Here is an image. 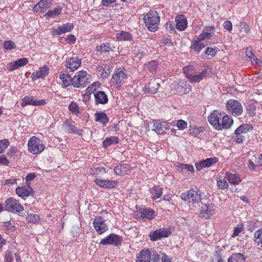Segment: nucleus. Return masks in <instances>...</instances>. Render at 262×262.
Returning <instances> with one entry per match:
<instances>
[{
  "mask_svg": "<svg viewBox=\"0 0 262 262\" xmlns=\"http://www.w3.org/2000/svg\"><path fill=\"white\" fill-rule=\"evenodd\" d=\"M127 71L124 67L116 68L111 79V85L119 90L127 82Z\"/></svg>",
  "mask_w": 262,
  "mask_h": 262,
  "instance_id": "f257e3e1",
  "label": "nucleus"
},
{
  "mask_svg": "<svg viewBox=\"0 0 262 262\" xmlns=\"http://www.w3.org/2000/svg\"><path fill=\"white\" fill-rule=\"evenodd\" d=\"M92 76L84 70L78 72L73 77V86L74 88H85L91 81Z\"/></svg>",
  "mask_w": 262,
  "mask_h": 262,
  "instance_id": "f03ea898",
  "label": "nucleus"
},
{
  "mask_svg": "<svg viewBox=\"0 0 262 262\" xmlns=\"http://www.w3.org/2000/svg\"><path fill=\"white\" fill-rule=\"evenodd\" d=\"M145 24L148 30L155 32L159 29L160 17L156 11H150L144 17Z\"/></svg>",
  "mask_w": 262,
  "mask_h": 262,
  "instance_id": "7ed1b4c3",
  "label": "nucleus"
},
{
  "mask_svg": "<svg viewBox=\"0 0 262 262\" xmlns=\"http://www.w3.org/2000/svg\"><path fill=\"white\" fill-rule=\"evenodd\" d=\"M45 147L42 141L36 136L31 137L28 142V150L33 155L40 154L45 149Z\"/></svg>",
  "mask_w": 262,
  "mask_h": 262,
  "instance_id": "20e7f679",
  "label": "nucleus"
},
{
  "mask_svg": "<svg viewBox=\"0 0 262 262\" xmlns=\"http://www.w3.org/2000/svg\"><path fill=\"white\" fill-rule=\"evenodd\" d=\"M5 208L7 211L17 214L24 211V207L19 201L13 198H9L5 200Z\"/></svg>",
  "mask_w": 262,
  "mask_h": 262,
  "instance_id": "39448f33",
  "label": "nucleus"
},
{
  "mask_svg": "<svg viewBox=\"0 0 262 262\" xmlns=\"http://www.w3.org/2000/svg\"><path fill=\"white\" fill-rule=\"evenodd\" d=\"M181 199L189 203L198 204L202 200L201 194L199 189L195 188L188 190L186 192L183 193Z\"/></svg>",
  "mask_w": 262,
  "mask_h": 262,
  "instance_id": "423d86ee",
  "label": "nucleus"
},
{
  "mask_svg": "<svg viewBox=\"0 0 262 262\" xmlns=\"http://www.w3.org/2000/svg\"><path fill=\"white\" fill-rule=\"evenodd\" d=\"M226 107L229 113L233 116H241L243 113V107L238 100L229 99L227 101Z\"/></svg>",
  "mask_w": 262,
  "mask_h": 262,
  "instance_id": "0eeeda50",
  "label": "nucleus"
},
{
  "mask_svg": "<svg viewBox=\"0 0 262 262\" xmlns=\"http://www.w3.org/2000/svg\"><path fill=\"white\" fill-rule=\"evenodd\" d=\"M122 238L121 236L114 233H111L101 239L99 244L103 246L111 245L118 247L122 244Z\"/></svg>",
  "mask_w": 262,
  "mask_h": 262,
  "instance_id": "6e6552de",
  "label": "nucleus"
},
{
  "mask_svg": "<svg viewBox=\"0 0 262 262\" xmlns=\"http://www.w3.org/2000/svg\"><path fill=\"white\" fill-rule=\"evenodd\" d=\"M224 115L223 112L218 110L213 111L208 117V121L216 129L219 130L220 123L222 116Z\"/></svg>",
  "mask_w": 262,
  "mask_h": 262,
  "instance_id": "1a4fd4ad",
  "label": "nucleus"
},
{
  "mask_svg": "<svg viewBox=\"0 0 262 262\" xmlns=\"http://www.w3.org/2000/svg\"><path fill=\"white\" fill-rule=\"evenodd\" d=\"M172 232L170 229L167 228H159L150 232L149 237L151 241L155 242L160 239L163 237H167L169 236Z\"/></svg>",
  "mask_w": 262,
  "mask_h": 262,
  "instance_id": "9d476101",
  "label": "nucleus"
},
{
  "mask_svg": "<svg viewBox=\"0 0 262 262\" xmlns=\"http://www.w3.org/2000/svg\"><path fill=\"white\" fill-rule=\"evenodd\" d=\"M93 227L96 232L102 234L108 230V226L105 220L101 216H96L93 223Z\"/></svg>",
  "mask_w": 262,
  "mask_h": 262,
  "instance_id": "9b49d317",
  "label": "nucleus"
},
{
  "mask_svg": "<svg viewBox=\"0 0 262 262\" xmlns=\"http://www.w3.org/2000/svg\"><path fill=\"white\" fill-rule=\"evenodd\" d=\"M15 193L18 196L26 200L29 196H33L34 191L29 183V185H27V186H22L16 187Z\"/></svg>",
  "mask_w": 262,
  "mask_h": 262,
  "instance_id": "f8f14e48",
  "label": "nucleus"
},
{
  "mask_svg": "<svg viewBox=\"0 0 262 262\" xmlns=\"http://www.w3.org/2000/svg\"><path fill=\"white\" fill-rule=\"evenodd\" d=\"M46 103V101L45 99L38 100L34 96H25L22 99L20 104L22 107H25L28 105L42 106Z\"/></svg>",
  "mask_w": 262,
  "mask_h": 262,
  "instance_id": "ddd939ff",
  "label": "nucleus"
},
{
  "mask_svg": "<svg viewBox=\"0 0 262 262\" xmlns=\"http://www.w3.org/2000/svg\"><path fill=\"white\" fill-rule=\"evenodd\" d=\"M74 28V26L71 23L64 24L57 27L51 29V34L53 36L61 35L63 33L71 32Z\"/></svg>",
  "mask_w": 262,
  "mask_h": 262,
  "instance_id": "4468645a",
  "label": "nucleus"
},
{
  "mask_svg": "<svg viewBox=\"0 0 262 262\" xmlns=\"http://www.w3.org/2000/svg\"><path fill=\"white\" fill-rule=\"evenodd\" d=\"M95 182L99 187L105 189L114 188L118 185V182L116 181L110 180L108 179L96 178Z\"/></svg>",
  "mask_w": 262,
  "mask_h": 262,
  "instance_id": "2eb2a0df",
  "label": "nucleus"
},
{
  "mask_svg": "<svg viewBox=\"0 0 262 262\" xmlns=\"http://www.w3.org/2000/svg\"><path fill=\"white\" fill-rule=\"evenodd\" d=\"M62 127L69 134H76L80 136H82L83 130L78 129L71 120H66L62 124Z\"/></svg>",
  "mask_w": 262,
  "mask_h": 262,
  "instance_id": "dca6fc26",
  "label": "nucleus"
},
{
  "mask_svg": "<svg viewBox=\"0 0 262 262\" xmlns=\"http://www.w3.org/2000/svg\"><path fill=\"white\" fill-rule=\"evenodd\" d=\"M53 0H40L33 8V11L36 13H43L52 5Z\"/></svg>",
  "mask_w": 262,
  "mask_h": 262,
  "instance_id": "f3484780",
  "label": "nucleus"
},
{
  "mask_svg": "<svg viewBox=\"0 0 262 262\" xmlns=\"http://www.w3.org/2000/svg\"><path fill=\"white\" fill-rule=\"evenodd\" d=\"M215 210V205L211 203L205 204L202 206L201 209L200 215L202 217L208 219L212 215Z\"/></svg>",
  "mask_w": 262,
  "mask_h": 262,
  "instance_id": "a211bd4d",
  "label": "nucleus"
},
{
  "mask_svg": "<svg viewBox=\"0 0 262 262\" xmlns=\"http://www.w3.org/2000/svg\"><path fill=\"white\" fill-rule=\"evenodd\" d=\"M49 68L45 65L40 67L35 72H33L31 76L32 80L35 81L39 78H43L49 74Z\"/></svg>",
  "mask_w": 262,
  "mask_h": 262,
  "instance_id": "6ab92c4d",
  "label": "nucleus"
},
{
  "mask_svg": "<svg viewBox=\"0 0 262 262\" xmlns=\"http://www.w3.org/2000/svg\"><path fill=\"white\" fill-rule=\"evenodd\" d=\"M233 124V119L232 117L226 115L225 113L224 112V115L222 116L221 122L220 123L219 130L228 129L232 126Z\"/></svg>",
  "mask_w": 262,
  "mask_h": 262,
  "instance_id": "aec40b11",
  "label": "nucleus"
},
{
  "mask_svg": "<svg viewBox=\"0 0 262 262\" xmlns=\"http://www.w3.org/2000/svg\"><path fill=\"white\" fill-rule=\"evenodd\" d=\"M28 62V59L26 57L18 59L13 62H10L8 64V70L9 71H14L19 68L24 67L25 66L27 65Z\"/></svg>",
  "mask_w": 262,
  "mask_h": 262,
  "instance_id": "412c9836",
  "label": "nucleus"
},
{
  "mask_svg": "<svg viewBox=\"0 0 262 262\" xmlns=\"http://www.w3.org/2000/svg\"><path fill=\"white\" fill-rule=\"evenodd\" d=\"M208 74L206 70H204L199 74L190 73L187 74L186 77L188 79L189 81L192 82H199L204 77H206Z\"/></svg>",
  "mask_w": 262,
  "mask_h": 262,
  "instance_id": "4be33fe9",
  "label": "nucleus"
},
{
  "mask_svg": "<svg viewBox=\"0 0 262 262\" xmlns=\"http://www.w3.org/2000/svg\"><path fill=\"white\" fill-rule=\"evenodd\" d=\"M95 102L96 105L105 104L107 103L108 99L106 93L101 91H97L94 94Z\"/></svg>",
  "mask_w": 262,
  "mask_h": 262,
  "instance_id": "5701e85b",
  "label": "nucleus"
},
{
  "mask_svg": "<svg viewBox=\"0 0 262 262\" xmlns=\"http://www.w3.org/2000/svg\"><path fill=\"white\" fill-rule=\"evenodd\" d=\"M81 64V59L77 57H71L67 61V68L69 70L70 72H73L77 70Z\"/></svg>",
  "mask_w": 262,
  "mask_h": 262,
  "instance_id": "b1692460",
  "label": "nucleus"
},
{
  "mask_svg": "<svg viewBox=\"0 0 262 262\" xmlns=\"http://www.w3.org/2000/svg\"><path fill=\"white\" fill-rule=\"evenodd\" d=\"M176 27L179 31H184L187 27V20L184 15H178L175 18Z\"/></svg>",
  "mask_w": 262,
  "mask_h": 262,
  "instance_id": "393cba45",
  "label": "nucleus"
},
{
  "mask_svg": "<svg viewBox=\"0 0 262 262\" xmlns=\"http://www.w3.org/2000/svg\"><path fill=\"white\" fill-rule=\"evenodd\" d=\"M152 127V130L157 134H163L169 129V124L165 121L157 122L154 124Z\"/></svg>",
  "mask_w": 262,
  "mask_h": 262,
  "instance_id": "a878e982",
  "label": "nucleus"
},
{
  "mask_svg": "<svg viewBox=\"0 0 262 262\" xmlns=\"http://www.w3.org/2000/svg\"><path fill=\"white\" fill-rule=\"evenodd\" d=\"M141 217L144 220H151L156 215L155 211L149 208H141L139 210Z\"/></svg>",
  "mask_w": 262,
  "mask_h": 262,
  "instance_id": "bb28decb",
  "label": "nucleus"
},
{
  "mask_svg": "<svg viewBox=\"0 0 262 262\" xmlns=\"http://www.w3.org/2000/svg\"><path fill=\"white\" fill-rule=\"evenodd\" d=\"M131 167L127 164H120L114 168V172L118 176H124L127 174L130 170Z\"/></svg>",
  "mask_w": 262,
  "mask_h": 262,
  "instance_id": "cd10ccee",
  "label": "nucleus"
},
{
  "mask_svg": "<svg viewBox=\"0 0 262 262\" xmlns=\"http://www.w3.org/2000/svg\"><path fill=\"white\" fill-rule=\"evenodd\" d=\"M230 184L233 185H238L242 181V179L237 173L226 172L225 177Z\"/></svg>",
  "mask_w": 262,
  "mask_h": 262,
  "instance_id": "c85d7f7f",
  "label": "nucleus"
},
{
  "mask_svg": "<svg viewBox=\"0 0 262 262\" xmlns=\"http://www.w3.org/2000/svg\"><path fill=\"white\" fill-rule=\"evenodd\" d=\"M112 50L110 43L107 42H103L99 46H97L95 50L96 55H100L103 53H109Z\"/></svg>",
  "mask_w": 262,
  "mask_h": 262,
  "instance_id": "c756f323",
  "label": "nucleus"
},
{
  "mask_svg": "<svg viewBox=\"0 0 262 262\" xmlns=\"http://www.w3.org/2000/svg\"><path fill=\"white\" fill-rule=\"evenodd\" d=\"M150 252L149 249H146L140 252L136 262H150Z\"/></svg>",
  "mask_w": 262,
  "mask_h": 262,
  "instance_id": "7c9ffc66",
  "label": "nucleus"
},
{
  "mask_svg": "<svg viewBox=\"0 0 262 262\" xmlns=\"http://www.w3.org/2000/svg\"><path fill=\"white\" fill-rule=\"evenodd\" d=\"M95 121L105 126L109 121V118L105 113L103 112H96L95 113Z\"/></svg>",
  "mask_w": 262,
  "mask_h": 262,
  "instance_id": "2f4dec72",
  "label": "nucleus"
},
{
  "mask_svg": "<svg viewBox=\"0 0 262 262\" xmlns=\"http://www.w3.org/2000/svg\"><path fill=\"white\" fill-rule=\"evenodd\" d=\"M149 192L151 194V198L153 200H156L161 196L163 193V188L159 186H155L149 189Z\"/></svg>",
  "mask_w": 262,
  "mask_h": 262,
  "instance_id": "473e14b6",
  "label": "nucleus"
},
{
  "mask_svg": "<svg viewBox=\"0 0 262 262\" xmlns=\"http://www.w3.org/2000/svg\"><path fill=\"white\" fill-rule=\"evenodd\" d=\"M253 128V126L250 124H242L235 129V134L242 135V134H246L248 132L251 131Z\"/></svg>",
  "mask_w": 262,
  "mask_h": 262,
  "instance_id": "72a5a7b5",
  "label": "nucleus"
},
{
  "mask_svg": "<svg viewBox=\"0 0 262 262\" xmlns=\"http://www.w3.org/2000/svg\"><path fill=\"white\" fill-rule=\"evenodd\" d=\"M59 78L61 80L62 84L64 88L68 87L70 85H73V78L68 74L61 73Z\"/></svg>",
  "mask_w": 262,
  "mask_h": 262,
  "instance_id": "f704fd0d",
  "label": "nucleus"
},
{
  "mask_svg": "<svg viewBox=\"0 0 262 262\" xmlns=\"http://www.w3.org/2000/svg\"><path fill=\"white\" fill-rule=\"evenodd\" d=\"M116 38L119 41H132L133 40V36L132 34L124 31L117 33L116 34Z\"/></svg>",
  "mask_w": 262,
  "mask_h": 262,
  "instance_id": "c9c22d12",
  "label": "nucleus"
},
{
  "mask_svg": "<svg viewBox=\"0 0 262 262\" xmlns=\"http://www.w3.org/2000/svg\"><path fill=\"white\" fill-rule=\"evenodd\" d=\"M246 258V257L244 254L236 253L232 254L228 258V262H245Z\"/></svg>",
  "mask_w": 262,
  "mask_h": 262,
  "instance_id": "e433bc0d",
  "label": "nucleus"
},
{
  "mask_svg": "<svg viewBox=\"0 0 262 262\" xmlns=\"http://www.w3.org/2000/svg\"><path fill=\"white\" fill-rule=\"evenodd\" d=\"M254 241L256 246L259 249H262V228L254 232Z\"/></svg>",
  "mask_w": 262,
  "mask_h": 262,
  "instance_id": "4c0bfd02",
  "label": "nucleus"
},
{
  "mask_svg": "<svg viewBox=\"0 0 262 262\" xmlns=\"http://www.w3.org/2000/svg\"><path fill=\"white\" fill-rule=\"evenodd\" d=\"M40 219V217L39 215L33 213L27 212L26 217V220L28 222L34 224L38 223Z\"/></svg>",
  "mask_w": 262,
  "mask_h": 262,
  "instance_id": "58836bf2",
  "label": "nucleus"
},
{
  "mask_svg": "<svg viewBox=\"0 0 262 262\" xmlns=\"http://www.w3.org/2000/svg\"><path fill=\"white\" fill-rule=\"evenodd\" d=\"M145 68L150 73H154L156 72L158 67V63L156 60H152L145 64Z\"/></svg>",
  "mask_w": 262,
  "mask_h": 262,
  "instance_id": "ea45409f",
  "label": "nucleus"
},
{
  "mask_svg": "<svg viewBox=\"0 0 262 262\" xmlns=\"http://www.w3.org/2000/svg\"><path fill=\"white\" fill-rule=\"evenodd\" d=\"M119 138L117 137L112 136L110 138H106L102 142L103 146L107 147L112 144H117L119 142Z\"/></svg>",
  "mask_w": 262,
  "mask_h": 262,
  "instance_id": "a19ab883",
  "label": "nucleus"
},
{
  "mask_svg": "<svg viewBox=\"0 0 262 262\" xmlns=\"http://www.w3.org/2000/svg\"><path fill=\"white\" fill-rule=\"evenodd\" d=\"M160 86V83L158 82H157L155 79L153 80L149 83L148 92L152 94L157 93Z\"/></svg>",
  "mask_w": 262,
  "mask_h": 262,
  "instance_id": "79ce46f5",
  "label": "nucleus"
},
{
  "mask_svg": "<svg viewBox=\"0 0 262 262\" xmlns=\"http://www.w3.org/2000/svg\"><path fill=\"white\" fill-rule=\"evenodd\" d=\"M68 108L73 114L77 116H78L80 114L79 106L77 102L75 101H72L69 104Z\"/></svg>",
  "mask_w": 262,
  "mask_h": 262,
  "instance_id": "37998d69",
  "label": "nucleus"
},
{
  "mask_svg": "<svg viewBox=\"0 0 262 262\" xmlns=\"http://www.w3.org/2000/svg\"><path fill=\"white\" fill-rule=\"evenodd\" d=\"M246 111L248 115L251 117H253L256 115V107L254 104L247 103Z\"/></svg>",
  "mask_w": 262,
  "mask_h": 262,
  "instance_id": "c03bdc74",
  "label": "nucleus"
},
{
  "mask_svg": "<svg viewBox=\"0 0 262 262\" xmlns=\"http://www.w3.org/2000/svg\"><path fill=\"white\" fill-rule=\"evenodd\" d=\"M61 11V8H55L53 10L48 11V12L45 14V16H46L47 17H53L60 14Z\"/></svg>",
  "mask_w": 262,
  "mask_h": 262,
  "instance_id": "a18cd8bd",
  "label": "nucleus"
},
{
  "mask_svg": "<svg viewBox=\"0 0 262 262\" xmlns=\"http://www.w3.org/2000/svg\"><path fill=\"white\" fill-rule=\"evenodd\" d=\"M106 173V169L103 167L91 168V174L98 175L99 173L105 174Z\"/></svg>",
  "mask_w": 262,
  "mask_h": 262,
  "instance_id": "49530a36",
  "label": "nucleus"
},
{
  "mask_svg": "<svg viewBox=\"0 0 262 262\" xmlns=\"http://www.w3.org/2000/svg\"><path fill=\"white\" fill-rule=\"evenodd\" d=\"M178 168L181 170L186 169L187 171H190L191 173H194V172L193 166L191 164L179 163Z\"/></svg>",
  "mask_w": 262,
  "mask_h": 262,
  "instance_id": "de8ad7c7",
  "label": "nucleus"
},
{
  "mask_svg": "<svg viewBox=\"0 0 262 262\" xmlns=\"http://www.w3.org/2000/svg\"><path fill=\"white\" fill-rule=\"evenodd\" d=\"M4 48L7 50H11L16 48L15 42L12 40H6L3 43Z\"/></svg>",
  "mask_w": 262,
  "mask_h": 262,
  "instance_id": "09e8293b",
  "label": "nucleus"
},
{
  "mask_svg": "<svg viewBox=\"0 0 262 262\" xmlns=\"http://www.w3.org/2000/svg\"><path fill=\"white\" fill-rule=\"evenodd\" d=\"M217 186L219 189H225L228 188L229 185L225 179H219L217 180Z\"/></svg>",
  "mask_w": 262,
  "mask_h": 262,
  "instance_id": "8fccbe9b",
  "label": "nucleus"
},
{
  "mask_svg": "<svg viewBox=\"0 0 262 262\" xmlns=\"http://www.w3.org/2000/svg\"><path fill=\"white\" fill-rule=\"evenodd\" d=\"M12 248H9L5 252V261L4 262H13V257Z\"/></svg>",
  "mask_w": 262,
  "mask_h": 262,
  "instance_id": "3c124183",
  "label": "nucleus"
},
{
  "mask_svg": "<svg viewBox=\"0 0 262 262\" xmlns=\"http://www.w3.org/2000/svg\"><path fill=\"white\" fill-rule=\"evenodd\" d=\"M205 47L203 43L200 42V41H195L191 46V48L195 51L200 52Z\"/></svg>",
  "mask_w": 262,
  "mask_h": 262,
  "instance_id": "603ef678",
  "label": "nucleus"
},
{
  "mask_svg": "<svg viewBox=\"0 0 262 262\" xmlns=\"http://www.w3.org/2000/svg\"><path fill=\"white\" fill-rule=\"evenodd\" d=\"M245 228L243 224L237 225L234 229V232L231 235L232 237H235L238 236L239 233L244 230Z\"/></svg>",
  "mask_w": 262,
  "mask_h": 262,
  "instance_id": "864d4df0",
  "label": "nucleus"
},
{
  "mask_svg": "<svg viewBox=\"0 0 262 262\" xmlns=\"http://www.w3.org/2000/svg\"><path fill=\"white\" fill-rule=\"evenodd\" d=\"M10 142L8 139H3L0 141V154L4 152L5 149L8 147Z\"/></svg>",
  "mask_w": 262,
  "mask_h": 262,
  "instance_id": "5fc2aeb1",
  "label": "nucleus"
},
{
  "mask_svg": "<svg viewBox=\"0 0 262 262\" xmlns=\"http://www.w3.org/2000/svg\"><path fill=\"white\" fill-rule=\"evenodd\" d=\"M205 165L206 167H209L213 164H215L217 161V158H207L206 160H204Z\"/></svg>",
  "mask_w": 262,
  "mask_h": 262,
  "instance_id": "6e6d98bb",
  "label": "nucleus"
},
{
  "mask_svg": "<svg viewBox=\"0 0 262 262\" xmlns=\"http://www.w3.org/2000/svg\"><path fill=\"white\" fill-rule=\"evenodd\" d=\"M187 122L183 120H179L177 121V126L179 129L183 130L187 128Z\"/></svg>",
  "mask_w": 262,
  "mask_h": 262,
  "instance_id": "4d7b16f0",
  "label": "nucleus"
},
{
  "mask_svg": "<svg viewBox=\"0 0 262 262\" xmlns=\"http://www.w3.org/2000/svg\"><path fill=\"white\" fill-rule=\"evenodd\" d=\"M18 152V149L15 146H11L8 150L7 155L10 157H12L17 155Z\"/></svg>",
  "mask_w": 262,
  "mask_h": 262,
  "instance_id": "13d9d810",
  "label": "nucleus"
},
{
  "mask_svg": "<svg viewBox=\"0 0 262 262\" xmlns=\"http://www.w3.org/2000/svg\"><path fill=\"white\" fill-rule=\"evenodd\" d=\"M36 177V174L34 172L28 173L25 178L26 183L27 185H29V183L31 184V181L33 180Z\"/></svg>",
  "mask_w": 262,
  "mask_h": 262,
  "instance_id": "bf43d9fd",
  "label": "nucleus"
},
{
  "mask_svg": "<svg viewBox=\"0 0 262 262\" xmlns=\"http://www.w3.org/2000/svg\"><path fill=\"white\" fill-rule=\"evenodd\" d=\"M217 51L212 48H207L205 50V54L210 56L211 58L214 56L217 53Z\"/></svg>",
  "mask_w": 262,
  "mask_h": 262,
  "instance_id": "052dcab7",
  "label": "nucleus"
},
{
  "mask_svg": "<svg viewBox=\"0 0 262 262\" xmlns=\"http://www.w3.org/2000/svg\"><path fill=\"white\" fill-rule=\"evenodd\" d=\"M66 40L69 45H73L75 43L76 38L73 34H69L66 37Z\"/></svg>",
  "mask_w": 262,
  "mask_h": 262,
  "instance_id": "680f3d73",
  "label": "nucleus"
},
{
  "mask_svg": "<svg viewBox=\"0 0 262 262\" xmlns=\"http://www.w3.org/2000/svg\"><path fill=\"white\" fill-rule=\"evenodd\" d=\"M232 24L230 20H225L223 23L224 28L229 32L232 30Z\"/></svg>",
  "mask_w": 262,
  "mask_h": 262,
  "instance_id": "e2e57ef3",
  "label": "nucleus"
},
{
  "mask_svg": "<svg viewBox=\"0 0 262 262\" xmlns=\"http://www.w3.org/2000/svg\"><path fill=\"white\" fill-rule=\"evenodd\" d=\"M211 36V33L209 32H203L199 36L198 39L200 41H201L205 39H209Z\"/></svg>",
  "mask_w": 262,
  "mask_h": 262,
  "instance_id": "0e129e2a",
  "label": "nucleus"
},
{
  "mask_svg": "<svg viewBox=\"0 0 262 262\" xmlns=\"http://www.w3.org/2000/svg\"><path fill=\"white\" fill-rule=\"evenodd\" d=\"M102 69L103 71L100 74L101 76L102 77V78H107L109 76L110 74L111 73L110 68L106 69V67H105L104 68H102Z\"/></svg>",
  "mask_w": 262,
  "mask_h": 262,
  "instance_id": "69168bd1",
  "label": "nucleus"
},
{
  "mask_svg": "<svg viewBox=\"0 0 262 262\" xmlns=\"http://www.w3.org/2000/svg\"><path fill=\"white\" fill-rule=\"evenodd\" d=\"M10 162L5 156H0V165L8 166Z\"/></svg>",
  "mask_w": 262,
  "mask_h": 262,
  "instance_id": "338daca9",
  "label": "nucleus"
},
{
  "mask_svg": "<svg viewBox=\"0 0 262 262\" xmlns=\"http://www.w3.org/2000/svg\"><path fill=\"white\" fill-rule=\"evenodd\" d=\"M215 262H224V259L220 251H216L214 257Z\"/></svg>",
  "mask_w": 262,
  "mask_h": 262,
  "instance_id": "774afa93",
  "label": "nucleus"
}]
</instances>
